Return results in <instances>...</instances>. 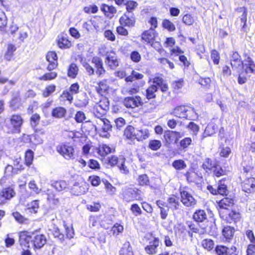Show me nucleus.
I'll return each instance as SVG.
<instances>
[{"instance_id":"nucleus-1","label":"nucleus","mask_w":255,"mask_h":255,"mask_svg":"<svg viewBox=\"0 0 255 255\" xmlns=\"http://www.w3.org/2000/svg\"><path fill=\"white\" fill-rule=\"evenodd\" d=\"M20 244L22 245L26 242L28 245L30 241H32L34 248L39 249L46 243L45 236L43 234H38L34 236L32 240L31 233L27 231H21L19 233Z\"/></svg>"},{"instance_id":"nucleus-2","label":"nucleus","mask_w":255,"mask_h":255,"mask_svg":"<svg viewBox=\"0 0 255 255\" xmlns=\"http://www.w3.org/2000/svg\"><path fill=\"white\" fill-rule=\"evenodd\" d=\"M95 130L97 131L101 136L109 138L110 136L109 131H111L112 128L110 122L104 118V116H99L96 114H95Z\"/></svg>"},{"instance_id":"nucleus-3","label":"nucleus","mask_w":255,"mask_h":255,"mask_svg":"<svg viewBox=\"0 0 255 255\" xmlns=\"http://www.w3.org/2000/svg\"><path fill=\"white\" fill-rule=\"evenodd\" d=\"M142 240L144 244H147L144 248L145 252L147 255H153L157 253V248L160 244L158 237L152 233H148L145 235Z\"/></svg>"},{"instance_id":"nucleus-4","label":"nucleus","mask_w":255,"mask_h":255,"mask_svg":"<svg viewBox=\"0 0 255 255\" xmlns=\"http://www.w3.org/2000/svg\"><path fill=\"white\" fill-rule=\"evenodd\" d=\"M6 126L8 128V133H19L23 124V120L19 115H13L5 120Z\"/></svg>"},{"instance_id":"nucleus-5","label":"nucleus","mask_w":255,"mask_h":255,"mask_svg":"<svg viewBox=\"0 0 255 255\" xmlns=\"http://www.w3.org/2000/svg\"><path fill=\"white\" fill-rule=\"evenodd\" d=\"M125 158L121 156L118 158L116 156H112L107 159L108 164L112 166L117 165L121 172L123 174H127L129 172L128 169L125 165Z\"/></svg>"},{"instance_id":"nucleus-6","label":"nucleus","mask_w":255,"mask_h":255,"mask_svg":"<svg viewBox=\"0 0 255 255\" xmlns=\"http://www.w3.org/2000/svg\"><path fill=\"white\" fill-rule=\"evenodd\" d=\"M217 255H238L237 248L235 246L229 248L225 245H218L215 248Z\"/></svg>"},{"instance_id":"nucleus-7","label":"nucleus","mask_w":255,"mask_h":255,"mask_svg":"<svg viewBox=\"0 0 255 255\" xmlns=\"http://www.w3.org/2000/svg\"><path fill=\"white\" fill-rule=\"evenodd\" d=\"M195 113L194 109L192 108L188 109L184 106H180L176 107L173 111L172 114L174 116L179 118H184L186 119H190L189 116Z\"/></svg>"},{"instance_id":"nucleus-8","label":"nucleus","mask_w":255,"mask_h":255,"mask_svg":"<svg viewBox=\"0 0 255 255\" xmlns=\"http://www.w3.org/2000/svg\"><path fill=\"white\" fill-rule=\"evenodd\" d=\"M56 150L58 153L66 159L74 158V149L73 146L71 145L61 144L57 146Z\"/></svg>"},{"instance_id":"nucleus-9","label":"nucleus","mask_w":255,"mask_h":255,"mask_svg":"<svg viewBox=\"0 0 255 255\" xmlns=\"http://www.w3.org/2000/svg\"><path fill=\"white\" fill-rule=\"evenodd\" d=\"M109 109V100L108 99L104 98L95 106L94 114L95 115V114H96L99 116H104L106 112Z\"/></svg>"},{"instance_id":"nucleus-10","label":"nucleus","mask_w":255,"mask_h":255,"mask_svg":"<svg viewBox=\"0 0 255 255\" xmlns=\"http://www.w3.org/2000/svg\"><path fill=\"white\" fill-rule=\"evenodd\" d=\"M105 63L111 69H115L119 65V61L117 54L113 51L108 52L106 55Z\"/></svg>"},{"instance_id":"nucleus-11","label":"nucleus","mask_w":255,"mask_h":255,"mask_svg":"<svg viewBox=\"0 0 255 255\" xmlns=\"http://www.w3.org/2000/svg\"><path fill=\"white\" fill-rule=\"evenodd\" d=\"M181 201L187 207H193L196 204V200L193 196L186 191L180 192Z\"/></svg>"},{"instance_id":"nucleus-12","label":"nucleus","mask_w":255,"mask_h":255,"mask_svg":"<svg viewBox=\"0 0 255 255\" xmlns=\"http://www.w3.org/2000/svg\"><path fill=\"white\" fill-rule=\"evenodd\" d=\"M141 98L139 96H132L125 98L123 103L127 108L133 109L141 105Z\"/></svg>"},{"instance_id":"nucleus-13","label":"nucleus","mask_w":255,"mask_h":255,"mask_svg":"<svg viewBox=\"0 0 255 255\" xmlns=\"http://www.w3.org/2000/svg\"><path fill=\"white\" fill-rule=\"evenodd\" d=\"M243 190L247 193H254L255 191V179L253 177L246 179L242 184Z\"/></svg>"},{"instance_id":"nucleus-14","label":"nucleus","mask_w":255,"mask_h":255,"mask_svg":"<svg viewBox=\"0 0 255 255\" xmlns=\"http://www.w3.org/2000/svg\"><path fill=\"white\" fill-rule=\"evenodd\" d=\"M230 63L233 69L237 70L243 65L240 55L236 51H233L231 57Z\"/></svg>"},{"instance_id":"nucleus-15","label":"nucleus","mask_w":255,"mask_h":255,"mask_svg":"<svg viewBox=\"0 0 255 255\" xmlns=\"http://www.w3.org/2000/svg\"><path fill=\"white\" fill-rule=\"evenodd\" d=\"M46 60L49 63L47 67L48 70H52L57 67L58 65L57 56L55 52H48L46 55Z\"/></svg>"},{"instance_id":"nucleus-16","label":"nucleus","mask_w":255,"mask_h":255,"mask_svg":"<svg viewBox=\"0 0 255 255\" xmlns=\"http://www.w3.org/2000/svg\"><path fill=\"white\" fill-rule=\"evenodd\" d=\"M157 33L155 30L151 27L148 30L143 32L141 35V39L147 43H152L154 40Z\"/></svg>"},{"instance_id":"nucleus-17","label":"nucleus","mask_w":255,"mask_h":255,"mask_svg":"<svg viewBox=\"0 0 255 255\" xmlns=\"http://www.w3.org/2000/svg\"><path fill=\"white\" fill-rule=\"evenodd\" d=\"M140 191L134 189H128L125 193L124 199L127 202L134 200H139Z\"/></svg>"},{"instance_id":"nucleus-18","label":"nucleus","mask_w":255,"mask_h":255,"mask_svg":"<svg viewBox=\"0 0 255 255\" xmlns=\"http://www.w3.org/2000/svg\"><path fill=\"white\" fill-rule=\"evenodd\" d=\"M87 190V185L85 183H76L71 188L72 193L77 196L85 193Z\"/></svg>"},{"instance_id":"nucleus-19","label":"nucleus","mask_w":255,"mask_h":255,"mask_svg":"<svg viewBox=\"0 0 255 255\" xmlns=\"http://www.w3.org/2000/svg\"><path fill=\"white\" fill-rule=\"evenodd\" d=\"M235 231L234 228L230 226H226L223 228L222 234L226 242L230 243L231 242L233 238Z\"/></svg>"},{"instance_id":"nucleus-20","label":"nucleus","mask_w":255,"mask_h":255,"mask_svg":"<svg viewBox=\"0 0 255 255\" xmlns=\"http://www.w3.org/2000/svg\"><path fill=\"white\" fill-rule=\"evenodd\" d=\"M92 62L94 64L95 67L97 69L96 74L99 76H101L106 72L103 66V61L100 58L94 57L92 58Z\"/></svg>"},{"instance_id":"nucleus-21","label":"nucleus","mask_w":255,"mask_h":255,"mask_svg":"<svg viewBox=\"0 0 255 255\" xmlns=\"http://www.w3.org/2000/svg\"><path fill=\"white\" fill-rule=\"evenodd\" d=\"M217 203L220 209L219 213L221 214L222 210H227L229 207L233 206L234 204V200L232 198L226 197L217 202Z\"/></svg>"},{"instance_id":"nucleus-22","label":"nucleus","mask_w":255,"mask_h":255,"mask_svg":"<svg viewBox=\"0 0 255 255\" xmlns=\"http://www.w3.org/2000/svg\"><path fill=\"white\" fill-rule=\"evenodd\" d=\"M120 22L122 25L130 27L134 25L135 20L132 16L125 14L120 18Z\"/></svg>"},{"instance_id":"nucleus-23","label":"nucleus","mask_w":255,"mask_h":255,"mask_svg":"<svg viewBox=\"0 0 255 255\" xmlns=\"http://www.w3.org/2000/svg\"><path fill=\"white\" fill-rule=\"evenodd\" d=\"M180 133L175 131H168L164 133V138L167 143H171L173 141L176 142L178 140L177 136Z\"/></svg>"},{"instance_id":"nucleus-24","label":"nucleus","mask_w":255,"mask_h":255,"mask_svg":"<svg viewBox=\"0 0 255 255\" xmlns=\"http://www.w3.org/2000/svg\"><path fill=\"white\" fill-rule=\"evenodd\" d=\"M136 139L138 141L144 140L147 138L149 135V131L146 128H136Z\"/></svg>"},{"instance_id":"nucleus-25","label":"nucleus","mask_w":255,"mask_h":255,"mask_svg":"<svg viewBox=\"0 0 255 255\" xmlns=\"http://www.w3.org/2000/svg\"><path fill=\"white\" fill-rule=\"evenodd\" d=\"M47 200L49 204L54 208L57 206L59 204V198L56 197V196L53 193V192L50 190H47Z\"/></svg>"},{"instance_id":"nucleus-26","label":"nucleus","mask_w":255,"mask_h":255,"mask_svg":"<svg viewBox=\"0 0 255 255\" xmlns=\"http://www.w3.org/2000/svg\"><path fill=\"white\" fill-rule=\"evenodd\" d=\"M217 127L215 124H208L204 132L201 136V140H203L207 136L212 135L215 133Z\"/></svg>"},{"instance_id":"nucleus-27","label":"nucleus","mask_w":255,"mask_h":255,"mask_svg":"<svg viewBox=\"0 0 255 255\" xmlns=\"http://www.w3.org/2000/svg\"><path fill=\"white\" fill-rule=\"evenodd\" d=\"M152 82L156 85V87L159 88L162 92H165L168 89L167 85L164 82L162 78L156 77L153 79Z\"/></svg>"},{"instance_id":"nucleus-28","label":"nucleus","mask_w":255,"mask_h":255,"mask_svg":"<svg viewBox=\"0 0 255 255\" xmlns=\"http://www.w3.org/2000/svg\"><path fill=\"white\" fill-rule=\"evenodd\" d=\"M58 45L60 48L65 49L70 47L72 44L71 41L68 39L66 35H65L59 37Z\"/></svg>"},{"instance_id":"nucleus-29","label":"nucleus","mask_w":255,"mask_h":255,"mask_svg":"<svg viewBox=\"0 0 255 255\" xmlns=\"http://www.w3.org/2000/svg\"><path fill=\"white\" fill-rule=\"evenodd\" d=\"M136 128L131 126H128L124 131V135L128 139H136Z\"/></svg>"},{"instance_id":"nucleus-30","label":"nucleus","mask_w":255,"mask_h":255,"mask_svg":"<svg viewBox=\"0 0 255 255\" xmlns=\"http://www.w3.org/2000/svg\"><path fill=\"white\" fill-rule=\"evenodd\" d=\"M0 192L4 199L6 200H10L15 195V192L14 189L12 187H8L3 188Z\"/></svg>"},{"instance_id":"nucleus-31","label":"nucleus","mask_w":255,"mask_h":255,"mask_svg":"<svg viewBox=\"0 0 255 255\" xmlns=\"http://www.w3.org/2000/svg\"><path fill=\"white\" fill-rule=\"evenodd\" d=\"M51 114L54 118H62L66 114V110L63 107H57L52 110Z\"/></svg>"},{"instance_id":"nucleus-32","label":"nucleus","mask_w":255,"mask_h":255,"mask_svg":"<svg viewBox=\"0 0 255 255\" xmlns=\"http://www.w3.org/2000/svg\"><path fill=\"white\" fill-rule=\"evenodd\" d=\"M101 10L108 16H110L111 14L116 13L117 12V10L115 7L106 4H102L101 6Z\"/></svg>"},{"instance_id":"nucleus-33","label":"nucleus","mask_w":255,"mask_h":255,"mask_svg":"<svg viewBox=\"0 0 255 255\" xmlns=\"http://www.w3.org/2000/svg\"><path fill=\"white\" fill-rule=\"evenodd\" d=\"M158 87L155 84L149 87L146 90V97L147 99L154 98L156 97L155 93L157 91Z\"/></svg>"},{"instance_id":"nucleus-34","label":"nucleus","mask_w":255,"mask_h":255,"mask_svg":"<svg viewBox=\"0 0 255 255\" xmlns=\"http://www.w3.org/2000/svg\"><path fill=\"white\" fill-rule=\"evenodd\" d=\"M202 247L205 250L211 251L214 247V242L210 239H205L201 242Z\"/></svg>"},{"instance_id":"nucleus-35","label":"nucleus","mask_w":255,"mask_h":255,"mask_svg":"<svg viewBox=\"0 0 255 255\" xmlns=\"http://www.w3.org/2000/svg\"><path fill=\"white\" fill-rule=\"evenodd\" d=\"M193 218L196 222H202L206 218V214L204 210H198L194 213Z\"/></svg>"},{"instance_id":"nucleus-36","label":"nucleus","mask_w":255,"mask_h":255,"mask_svg":"<svg viewBox=\"0 0 255 255\" xmlns=\"http://www.w3.org/2000/svg\"><path fill=\"white\" fill-rule=\"evenodd\" d=\"M79 69L77 65L72 63L68 70V76L71 78H75L78 74Z\"/></svg>"},{"instance_id":"nucleus-37","label":"nucleus","mask_w":255,"mask_h":255,"mask_svg":"<svg viewBox=\"0 0 255 255\" xmlns=\"http://www.w3.org/2000/svg\"><path fill=\"white\" fill-rule=\"evenodd\" d=\"M56 249L55 246L53 244H48L41 251L39 255H53Z\"/></svg>"},{"instance_id":"nucleus-38","label":"nucleus","mask_w":255,"mask_h":255,"mask_svg":"<svg viewBox=\"0 0 255 255\" xmlns=\"http://www.w3.org/2000/svg\"><path fill=\"white\" fill-rule=\"evenodd\" d=\"M124 227L122 224H114L109 231V234L117 236L123 232Z\"/></svg>"},{"instance_id":"nucleus-39","label":"nucleus","mask_w":255,"mask_h":255,"mask_svg":"<svg viewBox=\"0 0 255 255\" xmlns=\"http://www.w3.org/2000/svg\"><path fill=\"white\" fill-rule=\"evenodd\" d=\"M98 152L101 156L104 157L111 152V148L106 144H102L99 146Z\"/></svg>"},{"instance_id":"nucleus-40","label":"nucleus","mask_w":255,"mask_h":255,"mask_svg":"<svg viewBox=\"0 0 255 255\" xmlns=\"http://www.w3.org/2000/svg\"><path fill=\"white\" fill-rule=\"evenodd\" d=\"M63 227L65 230L66 237L69 239L73 238L74 236V231L72 224H63Z\"/></svg>"},{"instance_id":"nucleus-41","label":"nucleus","mask_w":255,"mask_h":255,"mask_svg":"<svg viewBox=\"0 0 255 255\" xmlns=\"http://www.w3.org/2000/svg\"><path fill=\"white\" fill-rule=\"evenodd\" d=\"M16 50L15 46L11 44H8L7 51L4 54V58L7 60H10L12 56L13 52Z\"/></svg>"},{"instance_id":"nucleus-42","label":"nucleus","mask_w":255,"mask_h":255,"mask_svg":"<svg viewBox=\"0 0 255 255\" xmlns=\"http://www.w3.org/2000/svg\"><path fill=\"white\" fill-rule=\"evenodd\" d=\"M52 186L58 191H61L66 188L67 184L65 181L61 180L54 182Z\"/></svg>"},{"instance_id":"nucleus-43","label":"nucleus","mask_w":255,"mask_h":255,"mask_svg":"<svg viewBox=\"0 0 255 255\" xmlns=\"http://www.w3.org/2000/svg\"><path fill=\"white\" fill-rule=\"evenodd\" d=\"M138 92V89L136 88H130L128 85L124 86L121 90L122 94L124 95H133Z\"/></svg>"},{"instance_id":"nucleus-44","label":"nucleus","mask_w":255,"mask_h":255,"mask_svg":"<svg viewBox=\"0 0 255 255\" xmlns=\"http://www.w3.org/2000/svg\"><path fill=\"white\" fill-rule=\"evenodd\" d=\"M242 67L245 74L250 76L251 74H255V64L243 65Z\"/></svg>"},{"instance_id":"nucleus-45","label":"nucleus","mask_w":255,"mask_h":255,"mask_svg":"<svg viewBox=\"0 0 255 255\" xmlns=\"http://www.w3.org/2000/svg\"><path fill=\"white\" fill-rule=\"evenodd\" d=\"M247 15V10L245 8H244L243 13L240 19V26L241 27L242 30L244 31H246Z\"/></svg>"},{"instance_id":"nucleus-46","label":"nucleus","mask_w":255,"mask_h":255,"mask_svg":"<svg viewBox=\"0 0 255 255\" xmlns=\"http://www.w3.org/2000/svg\"><path fill=\"white\" fill-rule=\"evenodd\" d=\"M216 165L217 164L216 162L212 160L209 158H207L205 159L202 166L204 169L212 170V169L214 168Z\"/></svg>"},{"instance_id":"nucleus-47","label":"nucleus","mask_w":255,"mask_h":255,"mask_svg":"<svg viewBox=\"0 0 255 255\" xmlns=\"http://www.w3.org/2000/svg\"><path fill=\"white\" fill-rule=\"evenodd\" d=\"M172 166L176 170H182L187 166L185 162L182 159L174 161L172 163Z\"/></svg>"},{"instance_id":"nucleus-48","label":"nucleus","mask_w":255,"mask_h":255,"mask_svg":"<svg viewBox=\"0 0 255 255\" xmlns=\"http://www.w3.org/2000/svg\"><path fill=\"white\" fill-rule=\"evenodd\" d=\"M137 181L138 184L141 186L148 185L149 183V180L146 174H141L139 175Z\"/></svg>"},{"instance_id":"nucleus-49","label":"nucleus","mask_w":255,"mask_h":255,"mask_svg":"<svg viewBox=\"0 0 255 255\" xmlns=\"http://www.w3.org/2000/svg\"><path fill=\"white\" fill-rule=\"evenodd\" d=\"M224 180L220 181L217 188L218 194L222 195L226 194V193L228 191L227 185L224 183Z\"/></svg>"},{"instance_id":"nucleus-50","label":"nucleus","mask_w":255,"mask_h":255,"mask_svg":"<svg viewBox=\"0 0 255 255\" xmlns=\"http://www.w3.org/2000/svg\"><path fill=\"white\" fill-rule=\"evenodd\" d=\"M38 208V201L37 200H34L28 205L27 210L31 213H35L37 212V210Z\"/></svg>"},{"instance_id":"nucleus-51","label":"nucleus","mask_w":255,"mask_h":255,"mask_svg":"<svg viewBox=\"0 0 255 255\" xmlns=\"http://www.w3.org/2000/svg\"><path fill=\"white\" fill-rule=\"evenodd\" d=\"M33 159V152L31 150H27L25 153V160L26 164L29 166Z\"/></svg>"},{"instance_id":"nucleus-52","label":"nucleus","mask_w":255,"mask_h":255,"mask_svg":"<svg viewBox=\"0 0 255 255\" xmlns=\"http://www.w3.org/2000/svg\"><path fill=\"white\" fill-rule=\"evenodd\" d=\"M29 188L34 193L39 194L41 192V189L39 188L36 184L34 180H31L28 183Z\"/></svg>"},{"instance_id":"nucleus-53","label":"nucleus","mask_w":255,"mask_h":255,"mask_svg":"<svg viewBox=\"0 0 255 255\" xmlns=\"http://www.w3.org/2000/svg\"><path fill=\"white\" fill-rule=\"evenodd\" d=\"M57 74L55 72H51L45 74L39 78L40 80L47 81L51 80L57 77Z\"/></svg>"},{"instance_id":"nucleus-54","label":"nucleus","mask_w":255,"mask_h":255,"mask_svg":"<svg viewBox=\"0 0 255 255\" xmlns=\"http://www.w3.org/2000/svg\"><path fill=\"white\" fill-rule=\"evenodd\" d=\"M161 146V142L158 140H150L149 143V147L153 150H157Z\"/></svg>"},{"instance_id":"nucleus-55","label":"nucleus","mask_w":255,"mask_h":255,"mask_svg":"<svg viewBox=\"0 0 255 255\" xmlns=\"http://www.w3.org/2000/svg\"><path fill=\"white\" fill-rule=\"evenodd\" d=\"M163 27L169 31H173L175 29V26L174 24L167 19H165L162 22Z\"/></svg>"},{"instance_id":"nucleus-56","label":"nucleus","mask_w":255,"mask_h":255,"mask_svg":"<svg viewBox=\"0 0 255 255\" xmlns=\"http://www.w3.org/2000/svg\"><path fill=\"white\" fill-rule=\"evenodd\" d=\"M168 201L169 205L175 203V210L179 209L181 206V204L179 201V198L176 196L172 195L168 199Z\"/></svg>"},{"instance_id":"nucleus-57","label":"nucleus","mask_w":255,"mask_h":255,"mask_svg":"<svg viewBox=\"0 0 255 255\" xmlns=\"http://www.w3.org/2000/svg\"><path fill=\"white\" fill-rule=\"evenodd\" d=\"M56 89V86L54 85H50L46 87L45 90L43 93V96L44 97H47L53 93Z\"/></svg>"},{"instance_id":"nucleus-58","label":"nucleus","mask_w":255,"mask_h":255,"mask_svg":"<svg viewBox=\"0 0 255 255\" xmlns=\"http://www.w3.org/2000/svg\"><path fill=\"white\" fill-rule=\"evenodd\" d=\"M7 24V18L5 13L0 9V28H4Z\"/></svg>"},{"instance_id":"nucleus-59","label":"nucleus","mask_w":255,"mask_h":255,"mask_svg":"<svg viewBox=\"0 0 255 255\" xmlns=\"http://www.w3.org/2000/svg\"><path fill=\"white\" fill-rule=\"evenodd\" d=\"M188 128L192 132L193 135H196L199 131V127L193 122H190L188 125Z\"/></svg>"},{"instance_id":"nucleus-60","label":"nucleus","mask_w":255,"mask_h":255,"mask_svg":"<svg viewBox=\"0 0 255 255\" xmlns=\"http://www.w3.org/2000/svg\"><path fill=\"white\" fill-rule=\"evenodd\" d=\"M74 119L77 123H81L86 119V116L84 112L78 111L75 114Z\"/></svg>"},{"instance_id":"nucleus-61","label":"nucleus","mask_w":255,"mask_h":255,"mask_svg":"<svg viewBox=\"0 0 255 255\" xmlns=\"http://www.w3.org/2000/svg\"><path fill=\"white\" fill-rule=\"evenodd\" d=\"M229 217L231 220L235 223L240 222L241 221V215L238 212L235 211H232L229 214Z\"/></svg>"},{"instance_id":"nucleus-62","label":"nucleus","mask_w":255,"mask_h":255,"mask_svg":"<svg viewBox=\"0 0 255 255\" xmlns=\"http://www.w3.org/2000/svg\"><path fill=\"white\" fill-rule=\"evenodd\" d=\"M192 142V139L190 137H185L182 139L180 142V145L182 148L188 147Z\"/></svg>"},{"instance_id":"nucleus-63","label":"nucleus","mask_w":255,"mask_h":255,"mask_svg":"<svg viewBox=\"0 0 255 255\" xmlns=\"http://www.w3.org/2000/svg\"><path fill=\"white\" fill-rule=\"evenodd\" d=\"M225 171L220 166L216 165L213 170L214 175L217 177H220L225 174Z\"/></svg>"},{"instance_id":"nucleus-64","label":"nucleus","mask_w":255,"mask_h":255,"mask_svg":"<svg viewBox=\"0 0 255 255\" xmlns=\"http://www.w3.org/2000/svg\"><path fill=\"white\" fill-rule=\"evenodd\" d=\"M120 255H134L133 252L132 251L131 247L129 246H128L127 249L122 248L120 251Z\"/></svg>"}]
</instances>
